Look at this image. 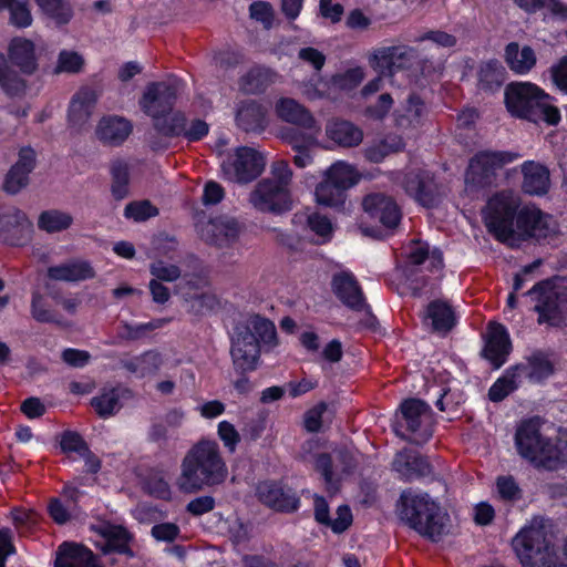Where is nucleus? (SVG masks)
I'll return each instance as SVG.
<instances>
[{"instance_id": "c756f323", "label": "nucleus", "mask_w": 567, "mask_h": 567, "mask_svg": "<svg viewBox=\"0 0 567 567\" xmlns=\"http://www.w3.org/2000/svg\"><path fill=\"white\" fill-rule=\"evenodd\" d=\"M54 567H103L97 556L85 545L63 542L56 550Z\"/></svg>"}, {"instance_id": "39448f33", "label": "nucleus", "mask_w": 567, "mask_h": 567, "mask_svg": "<svg viewBox=\"0 0 567 567\" xmlns=\"http://www.w3.org/2000/svg\"><path fill=\"white\" fill-rule=\"evenodd\" d=\"M524 296L535 306L537 323L551 328L567 327V277L554 275L537 281Z\"/></svg>"}, {"instance_id": "c03bdc74", "label": "nucleus", "mask_w": 567, "mask_h": 567, "mask_svg": "<svg viewBox=\"0 0 567 567\" xmlns=\"http://www.w3.org/2000/svg\"><path fill=\"white\" fill-rule=\"evenodd\" d=\"M404 147L405 142L402 136L388 134L383 138L368 145L364 148V157L370 163L379 164L389 155L402 152Z\"/></svg>"}, {"instance_id": "f704fd0d", "label": "nucleus", "mask_w": 567, "mask_h": 567, "mask_svg": "<svg viewBox=\"0 0 567 567\" xmlns=\"http://www.w3.org/2000/svg\"><path fill=\"white\" fill-rule=\"evenodd\" d=\"M95 270L87 260L75 259L48 268L47 276L56 281L75 282L95 277Z\"/></svg>"}, {"instance_id": "bb28decb", "label": "nucleus", "mask_w": 567, "mask_h": 567, "mask_svg": "<svg viewBox=\"0 0 567 567\" xmlns=\"http://www.w3.org/2000/svg\"><path fill=\"white\" fill-rule=\"evenodd\" d=\"M522 174L520 190L528 196L543 197L550 189L549 168L537 161L527 159L519 165Z\"/></svg>"}, {"instance_id": "09e8293b", "label": "nucleus", "mask_w": 567, "mask_h": 567, "mask_svg": "<svg viewBox=\"0 0 567 567\" xmlns=\"http://www.w3.org/2000/svg\"><path fill=\"white\" fill-rule=\"evenodd\" d=\"M73 217L71 214L59 210H43L38 218V228L47 234H55L71 227Z\"/></svg>"}, {"instance_id": "6e6d98bb", "label": "nucleus", "mask_w": 567, "mask_h": 567, "mask_svg": "<svg viewBox=\"0 0 567 567\" xmlns=\"http://www.w3.org/2000/svg\"><path fill=\"white\" fill-rule=\"evenodd\" d=\"M364 79V72L361 66H354L341 73L331 76V84L341 91H352L357 89Z\"/></svg>"}, {"instance_id": "9d476101", "label": "nucleus", "mask_w": 567, "mask_h": 567, "mask_svg": "<svg viewBox=\"0 0 567 567\" xmlns=\"http://www.w3.org/2000/svg\"><path fill=\"white\" fill-rule=\"evenodd\" d=\"M360 181L358 171L346 162L333 163L316 186L315 196L318 205L343 209L348 190Z\"/></svg>"}, {"instance_id": "6ab92c4d", "label": "nucleus", "mask_w": 567, "mask_h": 567, "mask_svg": "<svg viewBox=\"0 0 567 567\" xmlns=\"http://www.w3.org/2000/svg\"><path fill=\"white\" fill-rule=\"evenodd\" d=\"M176 100V87L164 81H158L146 85L138 104L144 114L153 120L173 111Z\"/></svg>"}, {"instance_id": "680f3d73", "label": "nucleus", "mask_w": 567, "mask_h": 567, "mask_svg": "<svg viewBox=\"0 0 567 567\" xmlns=\"http://www.w3.org/2000/svg\"><path fill=\"white\" fill-rule=\"evenodd\" d=\"M430 279L419 268H405V284L413 298H420L425 293Z\"/></svg>"}, {"instance_id": "58836bf2", "label": "nucleus", "mask_w": 567, "mask_h": 567, "mask_svg": "<svg viewBox=\"0 0 567 567\" xmlns=\"http://www.w3.org/2000/svg\"><path fill=\"white\" fill-rule=\"evenodd\" d=\"M277 73L270 68L255 65L240 76L239 89L245 94H262L275 83Z\"/></svg>"}, {"instance_id": "8fccbe9b", "label": "nucleus", "mask_w": 567, "mask_h": 567, "mask_svg": "<svg viewBox=\"0 0 567 567\" xmlns=\"http://www.w3.org/2000/svg\"><path fill=\"white\" fill-rule=\"evenodd\" d=\"M168 322L169 319L166 318H156L148 322L141 323L123 321L118 337L126 341H137L147 337L150 332L163 328Z\"/></svg>"}, {"instance_id": "b1692460", "label": "nucleus", "mask_w": 567, "mask_h": 567, "mask_svg": "<svg viewBox=\"0 0 567 567\" xmlns=\"http://www.w3.org/2000/svg\"><path fill=\"white\" fill-rule=\"evenodd\" d=\"M548 214L539 208L523 207L517 212L515 220V239L527 241L529 239H546L550 236Z\"/></svg>"}, {"instance_id": "72a5a7b5", "label": "nucleus", "mask_w": 567, "mask_h": 567, "mask_svg": "<svg viewBox=\"0 0 567 567\" xmlns=\"http://www.w3.org/2000/svg\"><path fill=\"white\" fill-rule=\"evenodd\" d=\"M277 116L284 122L296 126L312 130L316 127V118L311 112L292 97H281L276 103Z\"/></svg>"}, {"instance_id": "f257e3e1", "label": "nucleus", "mask_w": 567, "mask_h": 567, "mask_svg": "<svg viewBox=\"0 0 567 567\" xmlns=\"http://www.w3.org/2000/svg\"><path fill=\"white\" fill-rule=\"evenodd\" d=\"M277 343V330L274 322L260 315H254L247 322L235 324L230 355L234 369L240 375L233 383L238 394L246 395L252 389L246 374L257 369L261 347L271 349Z\"/></svg>"}, {"instance_id": "393cba45", "label": "nucleus", "mask_w": 567, "mask_h": 567, "mask_svg": "<svg viewBox=\"0 0 567 567\" xmlns=\"http://www.w3.org/2000/svg\"><path fill=\"white\" fill-rule=\"evenodd\" d=\"M37 166V153L30 146H22L17 162L9 168L3 179V190L16 195L29 185L30 174Z\"/></svg>"}, {"instance_id": "ea45409f", "label": "nucleus", "mask_w": 567, "mask_h": 567, "mask_svg": "<svg viewBox=\"0 0 567 567\" xmlns=\"http://www.w3.org/2000/svg\"><path fill=\"white\" fill-rule=\"evenodd\" d=\"M425 318L431 320L432 329L435 332L447 333L457 324L453 307L442 299H434L429 302Z\"/></svg>"}, {"instance_id": "338daca9", "label": "nucleus", "mask_w": 567, "mask_h": 567, "mask_svg": "<svg viewBox=\"0 0 567 567\" xmlns=\"http://www.w3.org/2000/svg\"><path fill=\"white\" fill-rule=\"evenodd\" d=\"M328 409L324 401L318 402L315 406L307 410L303 414V427L309 433H318L322 427V417Z\"/></svg>"}, {"instance_id": "4be33fe9", "label": "nucleus", "mask_w": 567, "mask_h": 567, "mask_svg": "<svg viewBox=\"0 0 567 567\" xmlns=\"http://www.w3.org/2000/svg\"><path fill=\"white\" fill-rule=\"evenodd\" d=\"M33 225L25 213L19 208H11L4 213L0 212V241L22 247L31 240Z\"/></svg>"}, {"instance_id": "423d86ee", "label": "nucleus", "mask_w": 567, "mask_h": 567, "mask_svg": "<svg viewBox=\"0 0 567 567\" xmlns=\"http://www.w3.org/2000/svg\"><path fill=\"white\" fill-rule=\"evenodd\" d=\"M8 61L22 74H34L39 68L34 42L14 37L8 45V59L0 52V87L10 97L21 96L25 93L27 82L10 68Z\"/></svg>"}, {"instance_id": "0e129e2a", "label": "nucleus", "mask_w": 567, "mask_h": 567, "mask_svg": "<svg viewBox=\"0 0 567 567\" xmlns=\"http://www.w3.org/2000/svg\"><path fill=\"white\" fill-rule=\"evenodd\" d=\"M282 137L293 151L311 148L317 142L313 135L295 127L286 128Z\"/></svg>"}, {"instance_id": "f3484780", "label": "nucleus", "mask_w": 567, "mask_h": 567, "mask_svg": "<svg viewBox=\"0 0 567 567\" xmlns=\"http://www.w3.org/2000/svg\"><path fill=\"white\" fill-rule=\"evenodd\" d=\"M250 200L259 210L275 214L288 212L292 206L289 188L270 178L258 182Z\"/></svg>"}, {"instance_id": "4468645a", "label": "nucleus", "mask_w": 567, "mask_h": 567, "mask_svg": "<svg viewBox=\"0 0 567 567\" xmlns=\"http://www.w3.org/2000/svg\"><path fill=\"white\" fill-rule=\"evenodd\" d=\"M256 496L264 506L276 513L292 514L301 506L296 489L281 480L259 482L256 486Z\"/></svg>"}, {"instance_id": "864d4df0", "label": "nucleus", "mask_w": 567, "mask_h": 567, "mask_svg": "<svg viewBox=\"0 0 567 567\" xmlns=\"http://www.w3.org/2000/svg\"><path fill=\"white\" fill-rule=\"evenodd\" d=\"M143 491L161 501L172 499V489L163 474L157 471H151L143 480Z\"/></svg>"}, {"instance_id": "ddd939ff", "label": "nucleus", "mask_w": 567, "mask_h": 567, "mask_svg": "<svg viewBox=\"0 0 567 567\" xmlns=\"http://www.w3.org/2000/svg\"><path fill=\"white\" fill-rule=\"evenodd\" d=\"M198 237L208 246L219 249L233 247L245 229V225L235 217L216 216L195 224Z\"/></svg>"}, {"instance_id": "69168bd1", "label": "nucleus", "mask_w": 567, "mask_h": 567, "mask_svg": "<svg viewBox=\"0 0 567 567\" xmlns=\"http://www.w3.org/2000/svg\"><path fill=\"white\" fill-rule=\"evenodd\" d=\"M307 225L309 229L322 238V243H328L332 238L333 227L331 220L319 213L308 216Z\"/></svg>"}, {"instance_id": "2eb2a0df", "label": "nucleus", "mask_w": 567, "mask_h": 567, "mask_svg": "<svg viewBox=\"0 0 567 567\" xmlns=\"http://www.w3.org/2000/svg\"><path fill=\"white\" fill-rule=\"evenodd\" d=\"M402 187L406 195L425 208H434L439 204V184L435 173L415 167L405 172Z\"/></svg>"}, {"instance_id": "13d9d810", "label": "nucleus", "mask_w": 567, "mask_h": 567, "mask_svg": "<svg viewBox=\"0 0 567 567\" xmlns=\"http://www.w3.org/2000/svg\"><path fill=\"white\" fill-rule=\"evenodd\" d=\"M60 449L64 454L76 453L79 456L89 452V444L76 431L65 430L60 435Z\"/></svg>"}, {"instance_id": "a878e982", "label": "nucleus", "mask_w": 567, "mask_h": 567, "mask_svg": "<svg viewBox=\"0 0 567 567\" xmlns=\"http://www.w3.org/2000/svg\"><path fill=\"white\" fill-rule=\"evenodd\" d=\"M331 290L337 299L354 312H360L365 305V296L357 277L350 270L333 274Z\"/></svg>"}, {"instance_id": "5fc2aeb1", "label": "nucleus", "mask_w": 567, "mask_h": 567, "mask_svg": "<svg viewBox=\"0 0 567 567\" xmlns=\"http://www.w3.org/2000/svg\"><path fill=\"white\" fill-rule=\"evenodd\" d=\"M42 11L58 24H68L73 18V9L66 0H34Z\"/></svg>"}, {"instance_id": "7ed1b4c3", "label": "nucleus", "mask_w": 567, "mask_h": 567, "mask_svg": "<svg viewBox=\"0 0 567 567\" xmlns=\"http://www.w3.org/2000/svg\"><path fill=\"white\" fill-rule=\"evenodd\" d=\"M396 511L400 519L424 538L439 542L445 534L449 514L429 493L412 488L400 494Z\"/></svg>"}, {"instance_id": "e433bc0d", "label": "nucleus", "mask_w": 567, "mask_h": 567, "mask_svg": "<svg viewBox=\"0 0 567 567\" xmlns=\"http://www.w3.org/2000/svg\"><path fill=\"white\" fill-rule=\"evenodd\" d=\"M519 377L525 375L532 383H544L555 373V364L549 354L543 350H535L526 358V363H520Z\"/></svg>"}, {"instance_id": "2f4dec72", "label": "nucleus", "mask_w": 567, "mask_h": 567, "mask_svg": "<svg viewBox=\"0 0 567 567\" xmlns=\"http://www.w3.org/2000/svg\"><path fill=\"white\" fill-rule=\"evenodd\" d=\"M133 131L131 121L117 115L103 116L96 127L97 138L106 145H122Z\"/></svg>"}, {"instance_id": "603ef678", "label": "nucleus", "mask_w": 567, "mask_h": 567, "mask_svg": "<svg viewBox=\"0 0 567 567\" xmlns=\"http://www.w3.org/2000/svg\"><path fill=\"white\" fill-rule=\"evenodd\" d=\"M111 193L115 200H122L128 196L130 168L123 161H117L111 166Z\"/></svg>"}, {"instance_id": "f8f14e48", "label": "nucleus", "mask_w": 567, "mask_h": 567, "mask_svg": "<svg viewBox=\"0 0 567 567\" xmlns=\"http://www.w3.org/2000/svg\"><path fill=\"white\" fill-rule=\"evenodd\" d=\"M265 165V158L258 151L240 146L235 150L234 155L223 161L221 172L229 182L247 184L261 175Z\"/></svg>"}, {"instance_id": "1a4fd4ad", "label": "nucleus", "mask_w": 567, "mask_h": 567, "mask_svg": "<svg viewBox=\"0 0 567 567\" xmlns=\"http://www.w3.org/2000/svg\"><path fill=\"white\" fill-rule=\"evenodd\" d=\"M515 445L518 454L538 467L555 468L559 453L551 441L540 433L536 419L524 420L516 430Z\"/></svg>"}, {"instance_id": "4c0bfd02", "label": "nucleus", "mask_w": 567, "mask_h": 567, "mask_svg": "<svg viewBox=\"0 0 567 567\" xmlns=\"http://www.w3.org/2000/svg\"><path fill=\"white\" fill-rule=\"evenodd\" d=\"M507 72L497 59H489L480 64L477 70V87L485 93H495L506 81Z\"/></svg>"}, {"instance_id": "79ce46f5", "label": "nucleus", "mask_w": 567, "mask_h": 567, "mask_svg": "<svg viewBox=\"0 0 567 567\" xmlns=\"http://www.w3.org/2000/svg\"><path fill=\"white\" fill-rule=\"evenodd\" d=\"M519 369H524V367L522 364H513L495 380L487 392V396L491 402L499 403L509 394L518 390L520 385Z\"/></svg>"}, {"instance_id": "7c9ffc66", "label": "nucleus", "mask_w": 567, "mask_h": 567, "mask_svg": "<svg viewBox=\"0 0 567 567\" xmlns=\"http://www.w3.org/2000/svg\"><path fill=\"white\" fill-rule=\"evenodd\" d=\"M97 94L91 87H81L71 99L68 109L69 126L81 131L89 122L97 103Z\"/></svg>"}, {"instance_id": "473e14b6", "label": "nucleus", "mask_w": 567, "mask_h": 567, "mask_svg": "<svg viewBox=\"0 0 567 567\" xmlns=\"http://www.w3.org/2000/svg\"><path fill=\"white\" fill-rule=\"evenodd\" d=\"M236 124L246 133H261L267 127V111L257 101L248 100L240 103L236 112Z\"/></svg>"}, {"instance_id": "412c9836", "label": "nucleus", "mask_w": 567, "mask_h": 567, "mask_svg": "<svg viewBox=\"0 0 567 567\" xmlns=\"http://www.w3.org/2000/svg\"><path fill=\"white\" fill-rule=\"evenodd\" d=\"M364 213L388 230H394L401 223L402 212L395 199L383 193H371L363 197Z\"/></svg>"}, {"instance_id": "5701e85b", "label": "nucleus", "mask_w": 567, "mask_h": 567, "mask_svg": "<svg viewBox=\"0 0 567 567\" xmlns=\"http://www.w3.org/2000/svg\"><path fill=\"white\" fill-rule=\"evenodd\" d=\"M512 350V340L506 327L498 322H491L481 352L482 358L491 364L493 370H498L507 362Z\"/></svg>"}, {"instance_id": "c85d7f7f", "label": "nucleus", "mask_w": 567, "mask_h": 567, "mask_svg": "<svg viewBox=\"0 0 567 567\" xmlns=\"http://www.w3.org/2000/svg\"><path fill=\"white\" fill-rule=\"evenodd\" d=\"M431 274H440L444 269L443 251L439 247L430 248L429 243L421 239H412L406 256L405 268H419L423 265Z\"/></svg>"}, {"instance_id": "a18cd8bd", "label": "nucleus", "mask_w": 567, "mask_h": 567, "mask_svg": "<svg viewBox=\"0 0 567 567\" xmlns=\"http://www.w3.org/2000/svg\"><path fill=\"white\" fill-rule=\"evenodd\" d=\"M124 393H131L128 389L111 388L104 389L100 394L91 399V406L102 419L115 415L121 409V398Z\"/></svg>"}, {"instance_id": "bf43d9fd", "label": "nucleus", "mask_w": 567, "mask_h": 567, "mask_svg": "<svg viewBox=\"0 0 567 567\" xmlns=\"http://www.w3.org/2000/svg\"><path fill=\"white\" fill-rule=\"evenodd\" d=\"M463 402L461 391H452L449 386H441L434 405L441 412H455Z\"/></svg>"}, {"instance_id": "37998d69", "label": "nucleus", "mask_w": 567, "mask_h": 567, "mask_svg": "<svg viewBox=\"0 0 567 567\" xmlns=\"http://www.w3.org/2000/svg\"><path fill=\"white\" fill-rule=\"evenodd\" d=\"M505 61L509 69L517 74H527L536 64V54L532 47L519 49L517 42H509L505 48Z\"/></svg>"}, {"instance_id": "f03ea898", "label": "nucleus", "mask_w": 567, "mask_h": 567, "mask_svg": "<svg viewBox=\"0 0 567 567\" xmlns=\"http://www.w3.org/2000/svg\"><path fill=\"white\" fill-rule=\"evenodd\" d=\"M227 476L228 468L218 443L202 439L183 457L176 484L181 492L195 494L221 485Z\"/></svg>"}, {"instance_id": "0eeeda50", "label": "nucleus", "mask_w": 567, "mask_h": 567, "mask_svg": "<svg viewBox=\"0 0 567 567\" xmlns=\"http://www.w3.org/2000/svg\"><path fill=\"white\" fill-rule=\"evenodd\" d=\"M522 157V154L508 150H481L468 159L464 174L466 186L480 192L497 187L499 172Z\"/></svg>"}, {"instance_id": "a19ab883", "label": "nucleus", "mask_w": 567, "mask_h": 567, "mask_svg": "<svg viewBox=\"0 0 567 567\" xmlns=\"http://www.w3.org/2000/svg\"><path fill=\"white\" fill-rule=\"evenodd\" d=\"M327 136L342 147L358 146L363 140L362 130L350 121L334 120L327 124Z\"/></svg>"}, {"instance_id": "3c124183", "label": "nucleus", "mask_w": 567, "mask_h": 567, "mask_svg": "<svg viewBox=\"0 0 567 567\" xmlns=\"http://www.w3.org/2000/svg\"><path fill=\"white\" fill-rule=\"evenodd\" d=\"M425 114V103L416 93H411L406 99L404 114L396 117L399 126H417Z\"/></svg>"}, {"instance_id": "a211bd4d", "label": "nucleus", "mask_w": 567, "mask_h": 567, "mask_svg": "<svg viewBox=\"0 0 567 567\" xmlns=\"http://www.w3.org/2000/svg\"><path fill=\"white\" fill-rule=\"evenodd\" d=\"M392 470L403 482L413 481L433 482L436 480L435 471L429 457L415 451L403 450L395 454Z\"/></svg>"}, {"instance_id": "dca6fc26", "label": "nucleus", "mask_w": 567, "mask_h": 567, "mask_svg": "<svg viewBox=\"0 0 567 567\" xmlns=\"http://www.w3.org/2000/svg\"><path fill=\"white\" fill-rule=\"evenodd\" d=\"M416 59V49L409 45H391L374 51L370 63L381 75H394L399 71L412 69Z\"/></svg>"}, {"instance_id": "4d7b16f0", "label": "nucleus", "mask_w": 567, "mask_h": 567, "mask_svg": "<svg viewBox=\"0 0 567 567\" xmlns=\"http://www.w3.org/2000/svg\"><path fill=\"white\" fill-rule=\"evenodd\" d=\"M84 66V59L75 51L62 50L58 55V62L54 68V73H71L76 74L82 71Z\"/></svg>"}, {"instance_id": "6e6552de", "label": "nucleus", "mask_w": 567, "mask_h": 567, "mask_svg": "<svg viewBox=\"0 0 567 567\" xmlns=\"http://www.w3.org/2000/svg\"><path fill=\"white\" fill-rule=\"evenodd\" d=\"M522 567H565L554 543L539 528H523L513 539Z\"/></svg>"}, {"instance_id": "9b49d317", "label": "nucleus", "mask_w": 567, "mask_h": 567, "mask_svg": "<svg viewBox=\"0 0 567 567\" xmlns=\"http://www.w3.org/2000/svg\"><path fill=\"white\" fill-rule=\"evenodd\" d=\"M517 205L504 195L496 194L487 202L483 214L484 224L491 235L502 243L511 244L515 240V220Z\"/></svg>"}, {"instance_id": "20e7f679", "label": "nucleus", "mask_w": 567, "mask_h": 567, "mask_svg": "<svg viewBox=\"0 0 567 567\" xmlns=\"http://www.w3.org/2000/svg\"><path fill=\"white\" fill-rule=\"evenodd\" d=\"M550 99L542 87L530 82H512L504 92V104L512 117L556 126L561 115L559 109L550 104Z\"/></svg>"}, {"instance_id": "052dcab7", "label": "nucleus", "mask_w": 567, "mask_h": 567, "mask_svg": "<svg viewBox=\"0 0 567 567\" xmlns=\"http://www.w3.org/2000/svg\"><path fill=\"white\" fill-rule=\"evenodd\" d=\"M158 215V209L150 200L131 202L124 208V216L135 221H145Z\"/></svg>"}, {"instance_id": "774afa93", "label": "nucleus", "mask_w": 567, "mask_h": 567, "mask_svg": "<svg viewBox=\"0 0 567 567\" xmlns=\"http://www.w3.org/2000/svg\"><path fill=\"white\" fill-rule=\"evenodd\" d=\"M10 23L18 29H25L32 24V14L27 1L17 0L9 10Z\"/></svg>"}, {"instance_id": "c9c22d12", "label": "nucleus", "mask_w": 567, "mask_h": 567, "mask_svg": "<svg viewBox=\"0 0 567 567\" xmlns=\"http://www.w3.org/2000/svg\"><path fill=\"white\" fill-rule=\"evenodd\" d=\"M99 534L105 540L102 551L104 555L116 553L133 557L134 551L132 550L130 543L132 535L126 527L122 525L107 524L99 528Z\"/></svg>"}, {"instance_id": "aec40b11", "label": "nucleus", "mask_w": 567, "mask_h": 567, "mask_svg": "<svg viewBox=\"0 0 567 567\" xmlns=\"http://www.w3.org/2000/svg\"><path fill=\"white\" fill-rule=\"evenodd\" d=\"M399 410L401 413V420H396L393 425L395 433L400 437L408 440L404 434L400 433V429L404 427L406 432L420 436V440L416 437L409 439L410 442L415 444L426 442L432 434H420L419 432L422 424V416L431 411V406L424 400L417 398H409L401 402Z\"/></svg>"}, {"instance_id": "e2e57ef3", "label": "nucleus", "mask_w": 567, "mask_h": 567, "mask_svg": "<svg viewBox=\"0 0 567 567\" xmlns=\"http://www.w3.org/2000/svg\"><path fill=\"white\" fill-rule=\"evenodd\" d=\"M31 315L35 321L41 323H54L58 321L55 313L47 307L45 299L39 291L32 292Z\"/></svg>"}, {"instance_id": "de8ad7c7", "label": "nucleus", "mask_w": 567, "mask_h": 567, "mask_svg": "<svg viewBox=\"0 0 567 567\" xmlns=\"http://www.w3.org/2000/svg\"><path fill=\"white\" fill-rule=\"evenodd\" d=\"M159 365L161 355L153 350H147L140 355L122 361L123 369L138 378L155 373Z\"/></svg>"}, {"instance_id": "cd10ccee", "label": "nucleus", "mask_w": 567, "mask_h": 567, "mask_svg": "<svg viewBox=\"0 0 567 567\" xmlns=\"http://www.w3.org/2000/svg\"><path fill=\"white\" fill-rule=\"evenodd\" d=\"M313 518L324 527H329L334 534H342L353 523L351 508L347 504L339 505L337 508V517L330 515L329 503L324 496L315 494L313 496Z\"/></svg>"}, {"instance_id": "49530a36", "label": "nucleus", "mask_w": 567, "mask_h": 567, "mask_svg": "<svg viewBox=\"0 0 567 567\" xmlns=\"http://www.w3.org/2000/svg\"><path fill=\"white\" fill-rule=\"evenodd\" d=\"M187 116L183 111H171L167 115L156 116L152 120L155 132L167 138L182 137Z\"/></svg>"}]
</instances>
